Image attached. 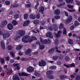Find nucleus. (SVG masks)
Masks as SVG:
<instances>
[{
  "label": "nucleus",
  "instance_id": "f257e3e1",
  "mask_svg": "<svg viewBox=\"0 0 80 80\" xmlns=\"http://www.w3.org/2000/svg\"><path fill=\"white\" fill-rule=\"evenodd\" d=\"M25 31L22 30H19V33L14 38V40H18V38H20V37H22L23 36L25 35Z\"/></svg>",
  "mask_w": 80,
  "mask_h": 80
},
{
  "label": "nucleus",
  "instance_id": "f03ea898",
  "mask_svg": "<svg viewBox=\"0 0 80 80\" xmlns=\"http://www.w3.org/2000/svg\"><path fill=\"white\" fill-rule=\"evenodd\" d=\"M22 41L23 43H28V42H31L32 39H30V37L28 36H25L22 38Z\"/></svg>",
  "mask_w": 80,
  "mask_h": 80
},
{
  "label": "nucleus",
  "instance_id": "7ed1b4c3",
  "mask_svg": "<svg viewBox=\"0 0 80 80\" xmlns=\"http://www.w3.org/2000/svg\"><path fill=\"white\" fill-rule=\"evenodd\" d=\"M59 29H60V30L63 28V34H66V33H67L66 29H65V28H64V25H63V24L62 23H61L59 27Z\"/></svg>",
  "mask_w": 80,
  "mask_h": 80
},
{
  "label": "nucleus",
  "instance_id": "20e7f679",
  "mask_svg": "<svg viewBox=\"0 0 80 80\" xmlns=\"http://www.w3.org/2000/svg\"><path fill=\"white\" fill-rule=\"evenodd\" d=\"M38 64L39 67H43L46 65V62L44 60H42L39 62Z\"/></svg>",
  "mask_w": 80,
  "mask_h": 80
},
{
  "label": "nucleus",
  "instance_id": "39448f33",
  "mask_svg": "<svg viewBox=\"0 0 80 80\" xmlns=\"http://www.w3.org/2000/svg\"><path fill=\"white\" fill-rule=\"evenodd\" d=\"M72 17L71 15H69L68 18L65 20V23L67 24L70 23L72 22Z\"/></svg>",
  "mask_w": 80,
  "mask_h": 80
},
{
  "label": "nucleus",
  "instance_id": "423d86ee",
  "mask_svg": "<svg viewBox=\"0 0 80 80\" xmlns=\"http://www.w3.org/2000/svg\"><path fill=\"white\" fill-rule=\"evenodd\" d=\"M13 28V26L11 23H9L8 25V28L9 30H11Z\"/></svg>",
  "mask_w": 80,
  "mask_h": 80
},
{
  "label": "nucleus",
  "instance_id": "0eeeda50",
  "mask_svg": "<svg viewBox=\"0 0 80 80\" xmlns=\"http://www.w3.org/2000/svg\"><path fill=\"white\" fill-rule=\"evenodd\" d=\"M10 35V34L9 32L3 34V38H7V37H9Z\"/></svg>",
  "mask_w": 80,
  "mask_h": 80
},
{
  "label": "nucleus",
  "instance_id": "6e6552de",
  "mask_svg": "<svg viewBox=\"0 0 80 80\" xmlns=\"http://www.w3.org/2000/svg\"><path fill=\"white\" fill-rule=\"evenodd\" d=\"M27 70L28 72H32L34 70V69L32 67L29 66V67L27 68Z\"/></svg>",
  "mask_w": 80,
  "mask_h": 80
},
{
  "label": "nucleus",
  "instance_id": "1a4fd4ad",
  "mask_svg": "<svg viewBox=\"0 0 80 80\" xmlns=\"http://www.w3.org/2000/svg\"><path fill=\"white\" fill-rule=\"evenodd\" d=\"M46 37H49L50 38H53V35L50 32H48L46 34Z\"/></svg>",
  "mask_w": 80,
  "mask_h": 80
},
{
  "label": "nucleus",
  "instance_id": "9d476101",
  "mask_svg": "<svg viewBox=\"0 0 80 80\" xmlns=\"http://www.w3.org/2000/svg\"><path fill=\"white\" fill-rule=\"evenodd\" d=\"M54 13L55 15H60V10L59 9H56L54 11Z\"/></svg>",
  "mask_w": 80,
  "mask_h": 80
},
{
  "label": "nucleus",
  "instance_id": "9b49d317",
  "mask_svg": "<svg viewBox=\"0 0 80 80\" xmlns=\"http://www.w3.org/2000/svg\"><path fill=\"white\" fill-rule=\"evenodd\" d=\"M44 7H40L39 8V10L38 12V13H41L42 14H43V12H43L44 11Z\"/></svg>",
  "mask_w": 80,
  "mask_h": 80
},
{
  "label": "nucleus",
  "instance_id": "f8f14e48",
  "mask_svg": "<svg viewBox=\"0 0 80 80\" xmlns=\"http://www.w3.org/2000/svg\"><path fill=\"white\" fill-rule=\"evenodd\" d=\"M18 74L20 76H28L29 75L28 74L25 72H22V73H19Z\"/></svg>",
  "mask_w": 80,
  "mask_h": 80
},
{
  "label": "nucleus",
  "instance_id": "ddd939ff",
  "mask_svg": "<svg viewBox=\"0 0 80 80\" xmlns=\"http://www.w3.org/2000/svg\"><path fill=\"white\" fill-rule=\"evenodd\" d=\"M52 43V41L49 39H45L44 44H49Z\"/></svg>",
  "mask_w": 80,
  "mask_h": 80
},
{
  "label": "nucleus",
  "instance_id": "4468645a",
  "mask_svg": "<svg viewBox=\"0 0 80 80\" xmlns=\"http://www.w3.org/2000/svg\"><path fill=\"white\" fill-rule=\"evenodd\" d=\"M1 46L2 48L4 50L5 49V43L3 41H2L1 42Z\"/></svg>",
  "mask_w": 80,
  "mask_h": 80
},
{
  "label": "nucleus",
  "instance_id": "2eb2a0df",
  "mask_svg": "<svg viewBox=\"0 0 80 80\" xmlns=\"http://www.w3.org/2000/svg\"><path fill=\"white\" fill-rule=\"evenodd\" d=\"M31 52H32V50L30 49H28L26 50L25 53L26 55H29V54L31 53Z\"/></svg>",
  "mask_w": 80,
  "mask_h": 80
},
{
  "label": "nucleus",
  "instance_id": "dca6fc26",
  "mask_svg": "<svg viewBox=\"0 0 80 80\" xmlns=\"http://www.w3.org/2000/svg\"><path fill=\"white\" fill-rule=\"evenodd\" d=\"M52 27L53 30H54L55 31H57V30H58V26L56 24H54L53 25Z\"/></svg>",
  "mask_w": 80,
  "mask_h": 80
},
{
  "label": "nucleus",
  "instance_id": "f3484780",
  "mask_svg": "<svg viewBox=\"0 0 80 80\" xmlns=\"http://www.w3.org/2000/svg\"><path fill=\"white\" fill-rule=\"evenodd\" d=\"M30 21L29 20H28L25 21L23 23V26L24 27H25V26H27L28 25L29 23H30Z\"/></svg>",
  "mask_w": 80,
  "mask_h": 80
},
{
  "label": "nucleus",
  "instance_id": "a211bd4d",
  "mask_svg": "<svg viewBox=\"0 0 80 80\" xmlns=\"http://www.w3.org/2000/svg\"><path fill=\"white\" fill-rule=\"evenodd\" d=\"M64 66L65 67H67V68H70V67H75V64L73 63L72 64H71V65L70 66H68V65H67L66 64H64Z\"/></svg>",
  "mask_w": 80,
  "mask_h": 80
},
{
  "label": "nucleus",
  "instance_id": "6ab92c4d",
  "mask_svg": "<svg viewBox=\"0 0 80 80\" xmlns=\"http://www.w3.org/2000/svg\"><path fill=\"white\" fill-rule=\"evenodd\" d=\"M54 51H55V48H52L48 51V52L50 54H52V53H53L54 52Z\"/></svg>",
  "mask_w": 80,
  "mask_h": 80
},
{
  "label": "nucleus",
  "instance_id": "aec40b11",
  "mask_svg": "<svg viewBox=\"0 0 80 80\" xmlns=\"http://www.w3.org/2000/svg\"><path fill=\"white\" fill-rule=\"evenodd\" d=\"M7 24H8V21L7 20H4L2 23V25H3V26L6 25H7Z\"/></svg>",
  "mask_w": 80,
  "mask_h": 80
},
{
  "label": "nucleus",
  "instance_id": "412c9836",
  "mask_svg": "<svg viewBox=\"0 0 80 80\" xmlns=\"http://www.w3.org/2000/svg\"><path fill=\"white\" fill-rule=\"evenodd\" d=\"M13 80H20V78L17 75L14 76H13Z\"/></svg>",
  "mask_w": 80,
  "mask_h": 80
},
{
  "label": "nucleus",
  "instance_id": "4be33fe9",
  "mask_svg": "<svg viewBox=\"0 0 80 80\" xmlns=\"http://www.w3.org/2000/svg\"><path fill=\"white\" fill-rule=\"evenodd\" d=\"M40 40L41 43L42 44H44V43H45V40H44L42 38H40Z\"/></svg>",
  "mask_w": 80,
  "mask_h": 80
},
{
  "label": "nucleus",
  "instance_id": "5701e85b",
  "mask_svg": "<svg viewBox=\"0 0 80 80\" xmlns=\"http://www.w3.org/2000/svg\"><path fill=\"white\" fill-rule=\"evenodd\" d=\"M30 60H31V61L32 63L35 62H37V61L36 59H35L32 58H30Z\"/></svg>",
  "mask_w": 80,
  "mask_h": 80
},
{
  "label": "nucleus",
  "instance_id": "b1692460",
  "mask_svg": "<svg viewBox=\"0 0 80 80\" xmlns=\"http://www.w3.org/2000/svg\"><path fill=\"white\" fill-rule=\"evenodd\" d=\"M30 17L31 18H32V19H35V18H36V16L35 14H31L30 15Z\"/></svg>",
  "mask_w": 80,
  "mask_h": 80
},
{
  "label": "nucleus",
  "instance_id": "393cba45",
  "mask_svg": "<svg viewBox=\"0 0 80 80\" xmlns=\"http://www.w3.org/2000/svg\"><path fill=\"white\" fill-rule=\"evenodd\" d=\"M12 23L13 25H17L18 24V22H17V21L14 20L12 21Z\"/></svg>",
  "mask_w": 80,
  "mask_h": 80
},
{
  "label": "nucleus",
  "instance_id": "a878e982",
  "mask_svg": "<svg viewBox=\"0 0 80 80\" xmlns=\"http://www.w3.org/2000/svg\"><path fill=\"white\" fill-rule=\"evenodd\" d=\"M53 73V71H48L46 72V74L47 75H50Z\"/></svg>",
  "mask_w": 80,
  "mask_h": 80
},
{
  "label": "nucleus",
  "instance_id": "bb28decb",
  "mask_svg": "<svg viewBox=\"0 0 80 80\" xmlns=\"http://www.w3.org/2000/svg\"><path fill=\"white\" fill-rule=\"evenodd\" d=\"M68 43L70 45H72L73 43V42L72 39H69L68 40Z\"/></svg>",
  "mask_w": 80,
  "mask_h": 80
},
{
  "label": "nucleus",
  "instance_id": "cd10ccee",
  "mask_svg": "<svg viewBox=\"0 0 80 80\" xmlns=\"http://www.w3.org/2000/svg\"><path fill=\"white\" fill-rule=\"evenodd\" d=\"M60 77L61 79H63L64 78H68V76L64 75H61L60 76Z\"/></svg>",
  "mask_w": 80,
  "mask_h": 80
},
{
  "label": "nucleus",
  "instance_id": "c85d7f7f",
  "mask_svg": "<svg viewBox=\"0 0 80 80\" xmlns=\"http://www.w3.org/2000/svg\"><path fill=\"white\" fill-rule=\"evenodd\" d=\"M22 47L23 46H22V45H19L18 47H16V49L18 50H20Z\"/></svg>",
  "mask_w": 80,
  "mask_h": 80
},
{
  "label": "nucleus",
  "instance_id": "c756f323",
  "mask_svg": "<svg viewBox=\"0 0 80 80\" xmlns=\"http://www.w3.org/2000/svg\"><path fill=\"white\" fill-rule=\"evenodd\" d=\"M73 2V0H66V2L68 3H71Z\"/></svg>",
  "mask_w": 80,
  "mask_h": 80
},
{
  "label": "nucleus",
  "instance_id": "7c9ffc66",
  "mask_svg": "<svg viewBox=\"0 0 80 80\" xmlns=\"http://www.w3.org/2000/svg\"><path fill=\"white\" fill-rule=\"evenodd\" d=\"M8 49L9 50H12L13 49V47L11 45H9L8 47Z\"/></svg>",
  "mask_w": 80,
  "mask_h": 80
},
{
  "label": "nucleus",
  "instance_id": "2f4dec72",
  "mask_svg": "<svg viewBox=\"0 0 80 80\" xmlns=\"http://www.w3.org/2000/svg\"><path fill=\"white\" fill-rule=\"evenodd\" d=\"M57 68V67L56 66H51L49 68L50 69L52 70H55Z\"/></svg>",
  "mask_w": 80,
  "mask_h": 80
},
{
  "label": "nucleus",
  "instance_id": "473e14b6",
  "mask_svg": "<svg viewBox=\"0 0 80 80\" xmlns=\"http://www.w3.org/2000/svg\"><path fill=\"white\" fill-rule=\"evenodd\" d=\"M33 23L36 25L37 24H38L39 23V21L38 20H36L33 22Z\"/></svg>",
  "mask_w": 80,
  "mask_h": 80
},
{
  "label": "nucleus",
  "instance_id": "72a5a7b5",
  "mask_svg": "<svg viewBox=\"0 0 80 80\" xmlns=\"http://www.w3.org/2000/svg\"><path fill=\"white\" fill-rule=\"evenodd\" d=\"M70 60V57L68 56H67L65 57V61L68 62Z\"/></svg>",
  "mask_w": 80,
  "mask_h": 80
},
{
  "label": "nucleus",
  "instance_id": "f704fd0d",
  "mask_svg": "<svg viewBox=\"0 0 80 80\" xmlns=\"http://www.w3.org/2000/svg\"><path fill=\"white\" fill-rule=\"evenodd\" d=\"M74 24L76 26H78L80 25V23L78 21H75Z\"/></svg>",
  "mask_w": 80,
  "mask_h": 80
},
{
  "label": "nucleus",
  "instance_id": "c9c22d12",
  "mask_svg": "<svg viewBox=\"0 0 80 80\" xmlns=\"http://www.w3.org/2000/svg\"><path fill=\"white\" fill-rule=\"evenodd\" d=\"M19 17V15L18 14H15L14 16V18L15 19H17Z\"/></svg>",
  "mask_w": 80,
  "mask_h": 80
},
{
  "label": "nucleus",
  "instance_id": "e433bc0d",
  "mask_svg": "<svg viewBox=\"0 0 80 80\" xmlns=\"http://www.w3.org/2000/svg\"><path fill=\"white\" fill-rule=\"evenodd\" d=\"M28 17V15L27 14H25L24 15V19H27Z\"/></svg>",
  "mask_w": 80,
  "mask_h": 80
},
{
  "label": "nucleus",
  "instance_id": "4c0bfd02",
  "mask_svg": "<svg viewBox=\"0 0 80 80\" xmlns=\"http://www.w3.org/2000/svg\"><path fill=\"white\" fill-rule=\"evenodd\" d=\"M19 6V4L17 3H16L12 6V7L13 8H15V7H18Z\"/></svg>",
  "mask_w": 80,
  "mask_h": 80
},
{
  "label": "nucleus",
  "instance_id": "58836bf2",
  "mask_svg": "<svg viewBox=\"0 0 80 80\" xmlns=\"http://www.w3.org/2000/svg\"><path fill=\"white\" fill-rule=\"evenodd\" d=\"M39 48L41 50H42V49L44 48L45 46L43 45H39Z\"/></svg>",
  "mask_w": 80,
  "mask_h": 80
},
{
  "label": "nucleus",
  "instance_id": "ea45409f",
  "mask_svg": "<svg viewBox=\"0 0 80 80\" xmlns=\"http://www.w3.org/2000/svg\"><path fill=\"white\" fill-rule=\"evenodd\" d=\"M48 78H49V79H53V75H52L50 76H48Z\"/></svg>",
  "mask_w": 80,
  "mask_h": 80
},
{
  "label": "nucleus",
  "instance_id": "a19ab883",
  "mask_svg": "<svg viewBox=\"0 0 80 80\" xmlns=\"http://www.w3.org/2000/svg\"><path fill=\"white\" fill-rule=\"evenodd\" d=\"M64 5H65V2H62L61 4L59 5V7H62V6H64Z\"/></svg>",
  "mask_w": 80,
  "mask_h": 80
},
{
  "label": "nucleus",
  "instance_id": "79ce46f5",
  "mask_svg": "<svg viewBox=\"0 0 80 80\" xmlns=\"http://www.w3.org/2000/svg\"><path fill=\"white\" fill-rule=\"evenodd\" d=\"M67 6L68 8H71V9H73V6L68 4L67 5Z\"/></svg>",
  "mask_w": 80,
  "mask_h": 80
},
{
  "label": "nucleus",
  "instance_id": "37998d69",
  "mask_svg": "<svg viewBox=\"0 0 80 80\" xmlns=\"http://www.w3.org/2000/svg\"><path fill=\"white\" fill-rule=\"evenodd\" d=\"M58 43H59V42L58 40H56L54 41V44L55 45H57Z\"/></svg>",
  "mask_w": 80,
  "mask_h": 80
},
{
  "label": "nucleus",
  "instance_id": "c03bdc74",
  "mask_svg": "<svg viewBox=\"0 0 80 80\" xmlns=\"http://www.w3.org/2000/svg\"><path fill=\"white\" fill-rule=\"evenodd\" d=\"M55 35L57 38H59V37H61V36L60 35L57 33H55Z\"/></svg>",
  "mask_w": 80,
  "mask_h": 80
},
{
  "label": "nucleus",
  "instance_id": "a18cd8bd",
  "mask_svg": "<svg viewBox=\"0 0 80 80\" xmlns=\"http://www.w3.org/2000/svg\"><path fill=\"white\" fill-rule=\"evenodd\" d=\"M58 56H55L53 57V59L54 60H56L58 59Z\"/></svg>",
  "mask_w": 80,
  "mask_h": 80
},
{
  "label": "nucleus",
  "instance_id": "49530a36",
  "mask_svg": "<svg viewBox=\"0 0 80 80\" xmlns=\"http://www.w3.org/2000/svg\"><path fill=\"white\" fill-rule=\"evenodd\" d=\"M1 62L2 63H3L5 62V60L3 58H1Z\"/></svg>",
  "mask_w": 80,
  "mask_h": 80
},
{
  "label": "nucleus",
  "instance_id": "de8ad7c7",
  "mask_svg": "<svg viewBox=\"0 0 80 80\" xmlns=\"http://www.w3.org/2000/svg\"><path fill=\"white\" fill-rule=\"evenodd\" d=\"M60 17L59 16H55V18L56 20H58V19H60Z\"/></svg>",
  "mask_w": 80,
  "mask_h": 80
},
{
  "label": "nucleus",
  "instance_id": "09e8293b",
  "mask_svg": "<svg viewBox=\"0 0 80 80\" xmlns=\"http://www.w3.org/2000/svg\"><path fill=\"white\" fill-rule=\"evenodd\" d=\"M68 12H75V9L71 10L68 9Z\"/></svg>",
  "mask_w": 80,
  "mask_h": 80
},
{
  "label": "nucleus",
  "instance_id": "8fccbe9b",
  "mask_svg": "<svg viewBox=\"0 0 80 80\" xmlns=\"http://www.w3.org/2000/svg\"><path fill=\"white\" fill-rule=\"evenodd\" d=\"M76 3L78 5H80V2L78 0L76 1Z\"/></svg>",
  "mask_w": 80,
  "mask_h": 80
},
{
  "label": "nucleus",
  "instance_id": "3c124183",
  "mask_svg": "<svg viewBox=\"0 0 80 80\" xmlns=\"http://www.w3.org/2000/svg\"><path fill=\"white\" fill-rule=\"evenodd\" d=\"M74 28H75V27H74V25H73L70 27V29L71 30H73L74 29Z\"/></svg>",
  "mask_w": 80,
  "mask_h": 80
},
{
  "label": "nucleus",
  "instance_id": "603ef678",
  "mask_svg": "<svg viewBox=\"0 0 80 80\" xmlns=\"http://www.w3.org/2000/svg\"><path fill=\"white\" fill-rule=\"evenodd\" d=\"M5 4L7 5H8L9 4H10V2L9 1H6L5 2Z\"/></svg>",
  "mask_w": 80,
  "mask_h": 80
},
{
  "label": "nucleus",
  "instance_id": "864d4df0",
  "mask_svg": "<svg viewBox=\"0 0 80 80\" xmlns=\"http://www.w3.org/2000/svg\"><path fill=\"white\" fill-rule=\"evenodd\" d=\"M48 28L50 30H53V28H52V25H50V26H49Z\"/></svg>",
  "mask_w": 80,
  "mask_h": 80
},
{
  "label": "nucleus",
  "instance_id": "5fc2aeb1",
  "mask_svg": "<svg viewBox=\"0 0 80 80\" xmlns=\"http://www.w3.org/2000/svg\"><path fill=\"white\" fill-rule=\"evenodd\" d=\"M76 38L77 39V42H80V37L79 36L77 37H76Z\"/></svg>",
  "mask_w": 80,
  "mask_h": 80
},
{
  "label": "nucleus",
  "instance_id": "6e6d98bb",
  "mask_svg": "<svg viewBox=\"0 0 80 80\" xmlns=\"http://www.w3.org/2000/svg\"><path fill=\"white\" fill-rule=\"evenodd\" d=\"M32 39L33 40H37V38L34 36L32 37Z\"/></svg>",
  "mask_w": 80,
  "mask_h": 80
},
{
  "label": "nucleus",
  "instance_id": "4d7b16f0",
  "mask_svg": "<svg viewBox=\"0 0 80 80\" xmlns=\"http://www.w3.org/2000/svg\"><path fill=\"white\" fill-rule=\"evenodd\" d=\"M10 54H11V55H12V57H15V54L13 52H11Z\"/></svg>",
  "mask_w": 80,
  "mask_h": 80
},
{
  "label": "nucleus",
  "instance_id": "13d9d810",
  "mask_svg": "<svg viewBox=\"0 0 80 80\" xmlns=\"http://www.w3.org/2000/svg\"><path fill=\"white\" fill-rule=\"evenodd\" d=\"M76 80H80V76H78L76 77Z\"/></svg>",
  "mask_w": 80,
  "mask_h": 80
},
{
  "label": "nucleus",
  "instance_id": "bf43d9fd",
  "mask_svg": "<svg viewBox=\"0 0 80 80\" xmlns=\"http://www.w3.org/2000/svg\"><path fill=\"white\" fill-rule=\"evenodd\" d=\"M64 12H65L66 16L67 17H68V12H67V11H65Z\"/></svg>",
  "mask_w": 80,
  "mask_h": 80
},
{
  "label": "nucleus",
  "instance_id": "052dcab7",
  "mask_svg": "<svg viewBox=\"0 0 80 80\" xmlns=\"http://www.w3.org/2000/svg\"><path fill=\"white\" fill-rule=\"evenodd\" d=\"M34 75L36 76V77H39L40 76L39 75V74L37 72H35L34 73Z\"/></svg>",
  "mask_w": 80,
  "mask_h": 80
},
{
  "label": "nucleus",
  "instance_id": "680f3d73",
  "mask_svg": "<svg viewBox=\"0 0 80 80\" xmlns=\"http://www.w3.org/2000/svg\"><path fill=\"white\" fill-rule=\"evenodd\" d=\"M18 65H19V64H18V63L16 64L13 63V67H17V66H18Z\"/></svg>",
  "mask_w": 80,
  "mask_h": 80
},
{
  "label": "nucleus",
  "instance_id": "e2e57ef3",
  "mask_svg": "<svg viewBox=\"0 0 80 80\" xmlns=\"http://www.w3.org/2000/svg\"><path fill=\"white\" fill-rule=\"evenodd\" d=\"M37 18V19H39L40 18V14H37L36 16Z\"/></svg>",
  "mask_w": 80,
  "mask_h": 80
},
{
  "label": "nucleus",
  "instance_id": "0e129e2a",
  "mask_svg": "<svg viewBox=\"0 0 80 80\" xmlns=\"http://www.w3.org/2000/svg\"><path fill=\"white\" fill-rule=\"evenodd\" d=\"M31 5H32L31 4H26V7H30Z\"/></svg>",
  "mask_w": 80,
  "mask_h": 80
},
{
  "label": "nucleus",
  "instance_id": "69168bd1",
  "mask_svg": "<svg viewBox=\"0 0 80 80\" xmlns=\"http://www.w3.org/2000/svg\"><path fill=\"white\" fill-rule=\"evenodd\" d=\"M41 23L42 25H44L45 24V23H46L44 21H42L41 22Z\"/></svg>",
  "mask_w": 80,
  "mask_h": 80
},
{
  "label": "nucleus",
  "instance_id": "338daca9",
  "mask_svg": "<svg viewBox=\"0 0 80 80\" xmlns=\"http://www.w3.org/2000/svg\"><path fill=\"white\" fill-rule=\"evenodd\" d=\"M9 59H10V57L9 56L6 57L5 58V59L6 60H8V61L9 60Z\"/></svg>",
  "mask_w": 80,
  "mask_h": 80
},
{
  "label": "nucleus",
  "instance_id": "774afa93",
  "mask_svg": "<svg viewBox=\"0 0 80 80\" xmlns=\"http://www.w3.org/2000/svg\"><path fill=\"white\" fill-rule=\"evenodd\" d=\"M57 64H58V65H61L62 62L60 61H58V62Z\"/></svg>",
  "mask_w": 80,
  "mask_h": 80
}]
</instances>
